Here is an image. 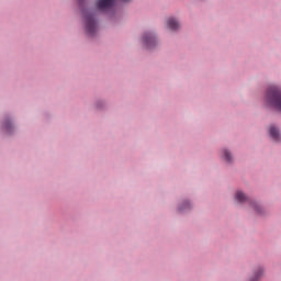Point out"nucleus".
I'll return each mask as SVG.
<instances>
[{
  "mask_svg": "<svg viewBox=\"0 0 281 281\" xmlns=\"http://www.w3.org/2000/svg\"><path fill=\"white\" fill-rule=\"evenodd\" d=\"M266 100L270 106L281 112V90L278 86H271L267 90Z\"/></svg>",
  "mask_w": 281,
  "mask_h": 281,
  "instance_id": "nucleus-1",
  "label": "nucleus"
},
{
  "mask_svg": "<svg viewBox=\"0 0 281 281\" xmlns=\"http://www.w3.org/2000/svg\"><path fill=\"white\" fill-rule=\"evenodd\" d=\"M83 19L86 21V32L89 36H93L98 32V25L95 24V14L83 11Z\"/></svg>",
  "mask_w": 281,
  "mask_h": 281,
  "instance_id": "nucleus-2",
  "label": "nucleus"
},
{
  "mask_svg": "<svg viewBox=\"0 0 281 281\" xmlns=\"http://www.w3.org/2000/svg\"><path fill=\"white\" fill-rule=\"evenodd\" d=\"M115 1L116 0H98L97 1V8L98 10L104 11V10H109V8H113V5H115ZM123 3H128V1L131 0H120Z\"/></svg>",
  "mask_w": 281,
  "mask_h": 281,
  "instance_id": "nucleus-3",
  "label": "nucleus"
},
{
  "mask_svg": "<svg viewBox=\"0 0 281 281\" xmlns=\"http://www.w3.org/2000/svg\"><path fill=\"white\" fill-rule=\"evenodd\" d=\"M143 43L147 49H150L151 47H155L157 40L151 33H145L143 36Z\"/></svg>",
  "mask_w": 281,
  "mask_h": 281,
  "instance_id": "nucleus-4",
  "label": "nucleus"
},
{
  "mask_svg": "<svg viewBox=\"0 0 281 281\" xmlns=\"http://www.w3.org/2000/svg\"><path fill=\"white\" fill-rule=\"evenodd\" d=\"M167 27L175 32V31L179 30V22L177 20H175V18H169L167 20Z\"/></svg>",
  "mask_w": 281,
  "mask_h": 281,
  "instance_id": "nucleus-5",
  "label": "nucleus"
},
{
  "mask_svg": "<svg viewBox=\"0 0 281 281\" xmlns=\"http://www.w3.org/2000/svg\"><path fill=\"white\" fill-rule=\"evenodd\" d=\"M269 133L270 137H272L274 142H280V130H278L276 126H270Z\"/></svg>",
  "mask_w": 281,
  "mask_h": 281,
  "instance_id": "nucleus-6",
  "label": "nucleus"
},
{
  "mask_svg": "<svg viewBox=\"0 0 281 281\" xmlns=\"http://www.w3.org/2000/svg\"><path fill=\"white\" fill-rule=\"evenodd\" d=\"M235 199L236 201H238V203H245V201H247V195H245L243 191H237L235 194Z\"/></svg>",
  "mask_w": 281,
  "mask_h": 281,
  "instance_id": "nucleus-7",
  "label": "nucleus"
},
{
  "mask_svg": "<svg viewBox=\"0 0 281 281\" xmlns=\"http://www.w3.org/2000/svg\"><path fill=\"white\" fill-rule=\"evenodd\" d=\"M224 157L226 161H232V154L227 149H224Z\"/></svg>",
  "mask_w": 281,
  "mask_h": 281,
  "instance_id": "nucleus-8",
  "label": "nucleus"
},
{
  "mask_svg": "<svg viewBox=\"0 0 281 281\" xmlns=\"http://www.w3.org/2000/svg\"><path fill=\"white\" fill-rule=\"evenodd\" d=\"M260 276H262V270H259V272H256L255 278H251L250 281H258L260 279Z\"/></svg>",
  "mask_w": 281,
  "mask_h": 281,
  "instance_id": "nucleus-9",
  "label": "nucleus"
},
{
  "mask_svg": "<svg viewBox=\"0 0 281 281\" xmlns=\"http://www.w3.org/2000/svg\"><path fill=\"white\" fill-rule=\"evenodd\" d=\"M11 127H12V125L10 123H5V125H4L5 131H10Z\"/></svg>",
  "mask_w": 281,
  "mask_h": 281,
  "instance_id": "nucleus-10",
  "label": "nucleus"
},
{
  "mask_svg": "<svg viewBox=\"0 0 281 281\" xmlns=\"http://www.w3.org/2000/svg\"><path fill=\"white\" fill-rule=\"evenodd\" d=\"M255 209L257 210V212H260V211L258 210V205H256Z\"/></svg>",
  "mask_w": 281,
  "mask_h": 281,
  "instance_id": "nucleus-11",
  "label": "nucleus"
}]
</instances>
